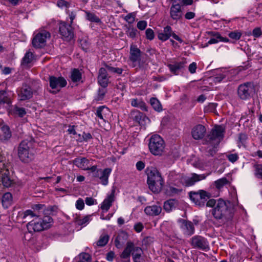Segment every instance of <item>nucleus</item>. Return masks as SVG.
Returning a JSON list of instances; mask_svg holds the SVG:
<instances>
[{"label":"nucleus","instance_id":"obj_47","mask_svg":"<svg viewBox=\"0 0 262 262\" xmlns=\"http://www.w3.org/2000/svg\"><path fill=\"white\" fill-rule=\"evenodd\" d=\"M33 59V54L31 52H27L23 58V63L25 64L30 63Z\"/></svg>","mask_w":262,"mask_h":262},{"label":"nucleus","instance_id":"obj_62","mask_svg":"<svg viewBox=\"0 0 262 262\" xmlns=\"http://www.w3.org/2000/svg\"><path fill=\"white\" fill-rule=\"evenodd\" d=\"M196 68H197L196 63L195 62H193L189 65V68H188L189 71L190 72V73L193 74V73H195Z\"/></svg>","mask_w":262,"mask_h":262},{"label":"nucleus","instance_id":"obj_63","mask_svg":"<svg viewBox=\"0 0 262 262\" xmlns=\"http://www.w3.org/2000/svg\"><path fill=\"white\" fill-rule=\"evenodd\" d=\"M144 167L145 163L143 162L140 161L136 163V168L138 170L141 171L143 170Z\"/></svg>","mask_w":262,"mask_h":262},{"label":"nucleus","instance_id":"obj_39","mask_svg":"<svg viewBox=\"0 0 262 262\" xmlns=\"http://www.w3.org/2000/svg\"><path fill=\"white\" fill-rule=\"evenodd\" d=\"M13 113L14 115L18 116L19 117H23L26 114V111L25 108L19 107L17 106H15L13 109Z\"/></svg>","mask_w":262,"mask_h":262},{"label":"nucleus","instance_id":"obj_8","mask_svg":"<svg viewBox=\"0 0 262 262\" xmlns=\"http://www.w3.org/2000/svg\"><path fill=\"white\" fill-rule=\"evenodd\" d=\"M189 196L193 203L201 207L205 206L207 200L211 197V194L204 190H199L198 191L189 192Z\"/></svg>","mask_w":262,"mask_h":262},{"label":"nucleus","instance_id":"obj_64","mask_svg":"<svg viewBox=\"0 0 262 262\" xmlns=\"http://www.w3.org/2000/svg\"><path fill=\"white\" fill-rule=\"evenodd\" d=\"M85 202L86 205L90 206L94 205L96 200L91 197H87L85 198Z\"/></svg>","mask_w":262,"mask_h":262},{"label":"nucleus","instance_id":"obj_4","mask_svg":"<svg viewBox=\"0 0 262 262\" xmlns=\"http://www.w3.org/2000/svg\"><path fill=\"white\" fill-rule=\"evenodd\" d=\"M142 253V250L140 247L135 246L133 242L128 241L120 257L117 258L116 260L117 262H130L132 254L134 262H141Z\"/></svg>","mask_w":262,"mask_h":262},{"label":"nucleus","instance_id":"obj_29","mask_svg":"<svg viewBox=\"0 0 262 262\" xmlns=\"http://www.w3.org/2000/svg\"><path fill=\"white\" fill-rule=\"evenodd\" d=\"M109 112L110 111L108 107L105 106H101L97 108L96 115L100 119L104 120Z\"/></svg>","mask_w":262,"mask_h":262},{"label":"nucleus","instance_id":"obj_38","mask_svg":"<svg viewBox=\"0 0 262 262\" xmlns=\"http://www.w3.org/2000/svg\"><path fill=\"white\" fill-rule=\"evenodd\" d=\"M207 34L211 36H212V37L216 38L217 39H219L220 41L226 42L229 41V39L228 38L222 37L221 35V34L217 32L208 31V32H207Z\"/></svg>","mask_w":262,"mask_h":262},{"label":"nucleus","instance_id":"obj_34","mask_svg":"<svg viewBox=\"0 0 262 262\" xmlns=\"http://www.w3.org/2000/svg\"><path fill=\"white\" fill-rule=\"evenodd\" d=\"M103 65L105 66L106 69L111 73L113 74H117L118 75H122V73L125 70L123 68H116L111 66L106 63H104Z\"/></svg>","mask_w":262,"mask_h":262},{"label":"nucleus","instance_id":"obj_33","mask_svg":"<svg viewBox=\"0 0 262 262\" xmlns=\"http://www.w3.org/2000/svg\"><path fill=\"white\" fill-rule=\"evenodd\" d=\"M133 115L134 120L140 124H142L145 119L147 118L144 114L139 111L135 112Z\"/></svg>","mask_w":262,"mask_h":262},{"label":"nucleus","instance_id":"obj_35","mask_svg":"<svg viewBox=\"0 0 262 262\" xmlns=\"http://www.w3.org/2000/svg\"><path fill=\"white\" fill-rule=\"evenodd\" d=\"M150 104L155 111L157 112L162 111V105L160 101L156 98H151L150 99Z\"/></svg>","mask_w":262,"mask_h":262},{"label":"nucleus","instance_id":"obj_9","mask_svg":"<svg viewBox=\"0 0 262 262\" xmlns=\"http://www.w3.org/2000/svg\"><path fill=\"white\" fill-rule=\"evenodd\" d=\"M225 128L221 125L215 126L210 133L206 138L207 143L213 142L215 145H218L224 137Z\"/></svg>","mask_w":262,"mask_h":262},{"label":"nucleus","instance_id":"obj_23","mask_svg":"<svg viewBox=\"0 0 262 262\" xmlns=\"http://www.w3.org/2000/svg\"><path fill=\"white\" fill-rule=\"evenodd\" d=\"M186 61L183 60L180 62H174L167 65L170 71L174 75H178L180 70L183 69L185 67Z\"/></svg>","mask_w":262,"mask_h":262},{"label":"nucleus","instance_id":"obj_14","mask_svg":"<svg viewBox=\"0 0 262 262\" xmlns=\"http://www.w3.org/2000/svg\"><path fill=\"white\" fill-rule=\"evenodd\" d=\"M19 100L25 101L33 97V92L32 88L27 84H23L17 91Z\"/></svg>","mask_w":262,"mask_h":262},{"label":"nucleus","instance_id":"obj_49","mask_svg":"<svg viewBox=\"0 0 262 262\" xmlns=\"http://www.w3.org/2000/svg\"><path fill=\"white\" fill-rule=\"evenodd\" d=\"M1 181L4 186L6 187H9L11 186L13 183V181L11 179L10 177L2 178Z\"/></svg>","mask_w":262,"mask_h":262},{"label":"nucleus","instance_id":"obj_45","mask_svg":"<svg viewBox=\"0 0 262 262\" xmlns=\"http://www.w3.org/2000/svg\"><path fill=\"white\" fill-rule=\"evenodd\" d=\"M109 237L107 235L101 236L97 242V245L100 247L104 246L108 243Z\"/></svg>","mask_w":262,"mask_h":262},{"label":"nucleus","instance_id":"obj_12","mask_svg":"<svg viewBox=\"0 0 262 262\" xmlns=\"http://www.w3.org/2000/svg\"><path fill=\"white\" fill-rule=\"evenodd\" d=\"M59 33L62 38L68 41L71 40L74 37L72 26L65 22H61L59 24Z\"/></svg>","mask_w":262,"mask_h":262},{"label":"nucleus","instance_id":"obj_52","mask_svg":"<svg viewBox=\"0 0 262 262\" xmlns=\"http://www.w3.org/2000/svg\"><path fill=\"white\" fill-rule=\"evenodd\" d=\"M123 238V236L121 234L118 235L115 240V246L117 248H120L122 247L123 245V242L122 241V239Z\"/></svg>","mask_w":262,"mask_h":262},{"label":"nucleus","instance_id":"obj_31","mask_svg":"<svg viewBox=\"0 0 262 262\" xmlns=\"http://www.w3.org/2000/svg\"><path fill=\"white\" fill-rule=\"evenodd\" d=\"M178 204V201L176 200L169 199L164 202L163 205L164 209L167 212H169L175 208Z\"/></svg>","mask_w":262,"mask_h":262},{"label":"nucleus","instance_id":"obj_21","mask_svg":"<svg viewBox=\"0 0 262 262\" xmlns=\"http://www.w3.org/2000/svg\"><path fill=\"white\" fill-rule=\"evenodd\" d=\"M206 178L204 174H197L192 173L191 177H187L184 179V185L186 187L193 185L196 182L204 180Z\"/></svg>","mask_w":262,"mask_h":262},{"label":"nucleus","instance_id":"obj_57","mask_svg":"<svg viewBox=\"0 0 262 262\" xmlns=\"http://www.w3.org/2000/svg\"><path fill=\"white\" fill-rule=\"evenodd\" d=\"M125 20L128 23V25H132L135 21L134 15L132 13L127 14L124 18Z\"/></svg>","mask_w":262,"mask_h":262},{"label":"nucleus","instance_id":"obj_51","mask_svg":"<svg viewBox=\"0 0 262 262\" xmlns=\"http://www.w3.org/2000/svg\"><path fill=\"white\" fill-rule=\"evenodd\" d=\"M80 47L85 52H87L90 48L89 42L85 39H81L80 41Z\"/></svg>","mask_w":262,"mask_h":262},{"label":"nucleus","instance_id":"obj_19","mask_svg":"<svg viewBox=\"0 0 262 262\" xmlns=\"http://www.w3.org/2000/svg\"><path fill=\"white\" fill-rule=\"evenodd\" d=\"M106 68H101L99 70L98 81L99 84L103 88L107 87L109 82V77Z\"/></svg>","mask_w":262,"mask_h":262},{"label":"nucleus","instance_id":"obj_11","mask_svg":"<svg viewBox=\"0 0 262 262\" xmlns=\"http://www.w3.org/2000/svg\"><path fill=\"white\" fill-rule=\"evenodd\" d=\"M50 37V34L46 31L38 33L33 38V46L36 48L43 47L45 45L47 38Z\"/></svg>","mask_w":262,"mask_h":262},{"label":"nucleus","instance_id":"obj_44","mask_svg":"<svg viewBox=\"0 0 262 262\" xmlns=\"http://www.w3.org/2000/svg\"><path fill=\"white\" fill-rule=\"evenodd\" d=\"M208 143L210 144V146H208L206 148V152L208 153V156H213L216 153L215 148H216L217 145L214 146L213 142Z\"/></svg>","mask_w":262,"mask_h":262},{"label":"nucleus","instance_id":"obj_36","mask_svg":"<svg viewBox=\"0 0 262 262\" xmlns=\"http://www.w3.org/2000/svg\"><path fill=\"white\" fill-rule=\"evenodd\" d=\"M10 171L9 169L5 164H0V178L1 179L3 178L9 177Z\"/></svg>","mask_w":262,"mask_h":262},{"label":"nucleus","instance_id":"obj_2","mask_svg":"<svg viewBox=\"0 0 262 262\" xmlns=\"http://www.w3.org/2000/svg\"><path fill=\"white\" fill-rule=\"evenodd\" d=\"M234 212L233 205L231 202L220 199L212 210V214L220 223L225 224L232 219Z\"/></svg>","mask_w":262,"mask_h":262},{"label":"nucleus","instance_id":"obj_17","mask_svg":"<svg viewBox=\"0 0 262 262\" xmlns=\"http://www.w3.org/2000/svg\"><path fill=\"white\" fill-rule=\"evenodd\" d=\"M182 15L183 11L181 6L179 4H177V3L172 2V4L170 9V17L173 20L178 21L182 18Z\"/></svg>","mask_w":262,"mask_h":262},{"label":"nucleus","instance_id":"obj_42","mask_svg":"<svg viewBox=\"0 0 262 262\" xmlns=\"http://www.w3.org/2000/svg\"><path fill=\"white\" fill-rule=\"evenodd\" d=\"M86 13V19L92 22L99 23L100 19L94 13L88 11H85Z\"/></svg>","mask_w":262,"mask_h":262},{"label":"nucleus","instance_id":"obj_27","mask_svg":"<svg viewBox=\"0 0 262 262\" xmlns=\"http://www.w3.org/2000/svg\"><path fill=\"white\" fill-rule=\"evenodd\" d=\"M2 205L5 208H8L12 203V195L10 192L4 193L1 199Z\"/></svg>","mask_w":262,"mask_h":262},{"label":"nucleus","instance_id":"obj_43","mask_svg":"<svg viewBox=\"0 0 262 262\" xmlns=\"http://www.w3.org/2000/svg\"><path fill=\"white\" fill-rule=\"evenodd\" d=\"M254 167L255 176L257 178L262 180V164H255Z\"/></svg>","mask_w":262,"mask_h":262},{"label":"nucleus","instance_id":"obj_58","mask_svg":"<svg viewBox=\"0 0 262 262\" xmlns=\"http://www.w3.org/2000/svg\"><path fill=\"white\" fill-rule=\"evenodd\" d=\"M137 27L139 29L144 30L147 27V22L145 20H140L137 23Z\"/></svg>","mask_w":262,"mask_h":262},{"label":"nucleus","instance_id":"obj_32","mask_svg":"<svg viewBox=\"0 0 262 262\" xmlns=\"http://www.w3.org/2000/svg\"><path fill=\"white\" fill-rule=\"evenodd\" d=\"M131 105L134 107L140 108L142 111H148L145 103L143 102L141 99L137 98L132 99Z\"/></svg>","mask_w":262,"mask_h":262},{"label":"nucleus","instance_id":"obj_5","mask_svg":"<svg viewBox=\"0 0 262 262\" xmlns=\"http://www.w3.org/2000/svg\"><path fill=\"white\" fill-rule=\"evenodd\" d=\"M34 140L26 139L22 141L18 147V155L21 161L29 163L34 158L33 152Z\"/></svg>","mask_w":262,"mask_h":262},{"label":"nucleus","instance_id":"obj_60","mask_svg":"<svg viewBox=\"0 0 262 262\" xmlns=\"http://www.w3.org/2000/svg\"><path fill=\"white\" fill-rule=\"evenodd\" d=\"M262 32L260 28H254L252 31V35L254 37L258 38L261 35Z\"/></svg>","mask_w":262,"mask_h":262},{"label":"nucleus","instance_id":"obj_24","mask_svg":"<svg viewBox=\"0 0 262 262\" xmlns=\"http://www.w3.org/2000/svg\"><path fill=\"white\" fill-rule=\"evenodd\" d=\"M162 211V208L160 206L152 205L148 206L144 209L145 213L148 215L157 216Z\"/></svg>","mask_w":262,"mask_h":262},{"label":"nucleus","instance_id":"obj_50","mask_svg":"<svg viewBox=\"0 0 262 262\" xmlns=\"http://www.w3.org/2000/svg\"><path fill=\"white\" fill-rule=\"evenodd\" d=\"M91 220V215H86L82 219H77L76 222L78 225L82 226L89 222Z\"/></svg>","mask_w":262,"mask_h":262},{"label":"nucleus","instance_id":"obj_41","mask_svg":"<svg viewBox=\"0 0 262 262\" xmlns=\"http://www.w3.org/2000/svg\"><path fill=\"white\" fill-rule=\"evenodd\" d=\"M78 257L79 260L77 262H91V256L87 253H81Z\"/></svg>","mask_w":262,"mask_h":262},{"label":"nucleus","instance_id":"obj_13","mask_svg":"<svg viewBox=\"0 0 262 262\" xmlns=\"http://www.w3.org/2000/svg\"><path fill=\"white\" fill-rule=\"evenodd\" d=\"M170 36H172L174 39L180 42H183V40L172 31L171 27L169 26L164 27L163 31L158 34V38L162 41L167 40Z\"/></svg>","mask_w":262,"mask_h":262},{"label":"nucleus","instance_id":"obj_10","mask_svg":"<svg viewBox=\"0 0 262 262\" xmlns=\"http://www.w3.org/2000/svg\"><path fill=\"white\" fill-rule=\"evenodd\" d=\"M191 246L193 248H197L207 251L209 249V243L207 239L201 235H195L190 239Z\"/></svg>","mask_w":262,"mask_h":262},{"label":"nucleus","instance_id":"obj_53","mask_svg":"<svg viewBox=\"0 0 262 262\" xmlns=\"http://www.w3.org/2000/svg\"><path fill=\"white\" fill-rule=\"evenodd\" d=\"M145 34L146 38L150 40L154 38L155 34L154 31L150 28H148L146 30Z\"/></svg>","mask_w":262,"mask_h":262},{"label":"nucleus","instance_id":"obj_56","mask_svg":"<svg viewBox=\"0 0 262 262\" xmlns=\"http://www.w3.org/2000/svg\"><path fill=\"white\" fill-rule=\"evenodd\" d=\"M106 92L104 89H99L98 92L97 100H102L105 95Z\"/></svg>","mask_w":262,"mask_h":262},{"label":"nucleus","instance_id":"obj_54","mask_svg":"<svg viewBox=\"0 0 262 262\" xmlns=\"http://www.w3.org/2000/svg\"><path fill=\"white\" fill-rule=\"evenodd\" d=\"M227 157L228 160L232 163H234L238 159V156L237 154H229L227 156Z\"/></svg>","mask_w":262,"mask_h":262},{"label":"nucleus","instance_id":"obj_48","mask_svg":"<svg viewBox=\"0 0 262 262\" xmlns=\"http://www.w3.org/2000/svg\"><path fill=\"white\" fill-rule=\"evenodd\" d=\"M242 34L241 32L235 31L230 32L228 34V36L231 39L237 40L240 39Z\"/></svg>","mask_w":262,"mask_h":262},{"label":"nucleus","instance_id":"obj_40","mask_svg":"<svg viewBox=\"0 0 262 262\" xmlns=\"http://www.w3.org/2000/svg\"><path fill=\"white\" fill-rule=\"evenodd\" d=\"M10 102V100L8 97L7 92L5 90L0 91V104H9Z\"/></svg>","mask_w":262,"mask_h":262},{"label":"nucleus","instance_id":"obj_3","mask_svg":"<svg viewBox=\"0 0 262 262\" xmlns=\"http://www.w3.org/2000/svg\"><path fill=\"white\" fill-rule=\"evenodd\" d=\"M146 172L147 176V183L149 189L154 193L160 192L164 183L161 173L156 168L153 167L147 168Z\"/></svg>","mask_w":262,"mask_h":262},{"label":"nucleus","instance_id":"obj_28","mask_svg":"<svg viewBox=\"0 0 262 262\" xmlns=\"http://www.w3.org/2000/svg\"><path fill=\"white\" fill-rule=\"evenodd\" d=\"M114 195L113 194H111L108 195L102 202L101 208L102 210L105 211H107L112 206V204L114 201Z\"/></svg>","mask_w":262,"mask_h":262},{"label":"nucleus","instance_id":"obj_15","mask_svg":"<svg viewBox=\"0 0 262 262\" xmlns=\"http://www.w3.org/2000/svg\"><path fill=\"white\" fill-rule=\"evenodd\" d=\"M49 80L50 86L52 89H57V92H59L61 88L66 86L67 84L66 80L62 77L50 76Z\"/></svg>","mask_w":262,"mask_h":262},{"label":"nucleus","instance_id":"obj_26","mask_svg":"<svg viewBox=\"0 0 262 262\" xmlns=\"http://www.w3.org/2000/svg\"><path fill=\"white\" fill-rule=\"evenodd\" d=\"M112 169L110 168H106L101 170V173L98 177L100 179L101 183L103 185H106L108 184V179L111 172Z\"/></svg>","mask_w":262,"mask_h":262},{"label":"nucleus","instance_id":"obj_25","mask_svg":"<svg viewBox=\"0 0 262 262\" xmlns=\"http://www.w3.org/2000/svg\"><path fill=\"white\" fill-rule=\"evenodd\" d=\"M11 137V133L7 125H3L1 128L0 140L3 142L7 141Z\"/></svg>","mask_w":262,"mask_h":262},{"label":"nucleus","instance_id":"obj_20","mask_svg":"<svg viewBox=\"0 0 262 262\" xmlns=\"http://www.w3.org/2000/svg\"><path fill=\"white\" fill-rule=\"evenodd\" d=\"M129 54V60L132 62V67H135L137 62L140 60L141 51L136 46H131Z\"/></svg>","mask_w":262,"mask_h":262},{"label":"nucleus","instance_id":"obj_30","mask_svg":"<svg viewBox=\"0 0 262 262\" xmlns=\"http://www.w3.org/2000/svg\"><path fill=\"white\" fill-rule=\"evenodd\" d=\"M124 30L126 35L131 38H135L137 34L138 30L132 25H125L124 26Z\"/></svg>","mask_w":262,"mask_h":262},{"label":"nucleus","instance_id":"obj_16","mask_svg":"<svg viewBox=\"0 0 262 262\" xmlns=\"http://www.w3.org/2000/svg\"><path fill=\"white\" fill-rule=\"evenodd\" d=\"M178 221L181 224V228L183 230L184 234L188 236H191L193 234L195 228L191 222L182 219H179Z\"/></svg>","mask_w":262,"mask_h":262},{"label":"nucleus","instance_id":"obj_37","mask_svg":"<svg viewBox=\"0 0 262 262\" xmlns=\"http://www.w3.org/2000/svg\"><path fill=\"white\" fill-rule=\"evenodd\" d=\"M71 79L74 82L79 81L81 79V73L78 69H74L72 72Z\"/></svg>","mask_w":262,"mask_h":262},{"label":"nucleus","instance_id":"obj_1","mask_svg":"<svg viewBox=\"0 0 262 262\" xmlns=\"http://www.w3.org/2000/svg\"><path fill=\"white\" fill-rule=\"evenodd\" d=\"M29 216L31 217H35V219L29 222L27 225V229L30 233L48 229L51 227L53 222V220L50 216H45L43 219H40L39 218V214L29 209L25 211L23 218L26 219Z\"/></svg>","mask_w":262,"mask_h":262},{"label":"nucleus","instance_id":"obj_61","mask_svg":"<svg viewBox=\"0 0 262 262\" xmlns=\"http://www.w3.org/2000/svg\"><path fill=\"white\" fill-rule=\"evenodd\" d=\"M217 203V200L214 199H210L206 202V206L209 207H215Z\"/></svg>","mask_w":262,"mask_h":262},{"label":"nucleus","instance_id":"obj_18","mask_svg":"<svg viewBox=\"0 0 262 262\" xmlns=\"http://www.w3.org/2000/svg\"><path fill=\"white\" fill-rule=\"evenodd\" d=\"M206 132V129L204 125L198 124L192 128L191 135L194 139L200 140L205 136Z\"/></svg>","mask_w":262,"mask_h":262},{"label":"nucleus","instance_id":"obj_55","mask_svg":"<svg viewBox=\"0 0 262 262\" xmlns=\"http://www.w3.org/2000/svg\"><path fill=\"white\" fill-rule=\"evenodd\" d=\"M247 138L248 137L247 134H246L245 133H240L238 135V141L242 145H244Z\"/></svg>","mask_w":262,"mask_h":262},{"label":"nucleus","instance_id":"obj_22","mask_svg":"<svg viewBox=\"0 0 262 262\" xmlns=\"http://www.w3.org/2000/svg\"><path fill=\"white\" fill-rule=\"evenodd\" d=\"M73 164L77 167L82 170H85L90 166V161L89 159L84 157H78L75 158L73 161Z\"/></svg>","mask_w":262,"mask_h":262},{"label":"nucleus","instance_id":"obj_6","mask_svg":"<svg viewBox=\"0 0 262 262\" xmlns=\"http://www.w3.org/2000/svg\"><path fill=\"white\" fill-rule=\"evenodd\" d=\"M165 145L163 139L158 135L151 136L148 143L150 152L155 156H161L164 151Z\"/></svg>","mask_w":262,"mask_h":262},{"label":"nucleus","instance_id":"obj_59","mask_svg":"<svg viewBox=\"0 0 262 262\" xmlns=\"http://www.w3.org/2000/svg\"><path fill=\"white\" fill-rule=\"evenodd\" d=\"M84 206V203L83 202V200L81 199H79L77 201L76 203V208L78 210H82L83 209Z\"/></svg>","mask_w":262,"mask_h":262},{"label":"nucleus","instance_id":"obj_46","mask_svg":"<svg viewBox=\"0 0 262 262\" xmlns=\"http://www.w3.org/2000/svg\"><path fill=\"white\" fill-rule=\"evenodd\" d=\"M215 187L217 189H221L225 185L227 184L228 183V180L226 178H222L220 179L219 180H217V181H215L214 182Z\"/></svg>","mask_w":262,"mask_h":262},{"label":"nucleus","instance_id":"obj_7","mask_svg":"<svg viewBox=\"0 0 262 262\" xmlns=\"http://www.w3.org/2000/svg\"><path fill=\"white\" fill-rule=\"evenodd\" d=\"M254 84L251 82H247L238 85L237 93L238 97L242 100L250 99L254 94Z\"/></svg>","mask_w":262,"mask_h":262}]
</instances>
